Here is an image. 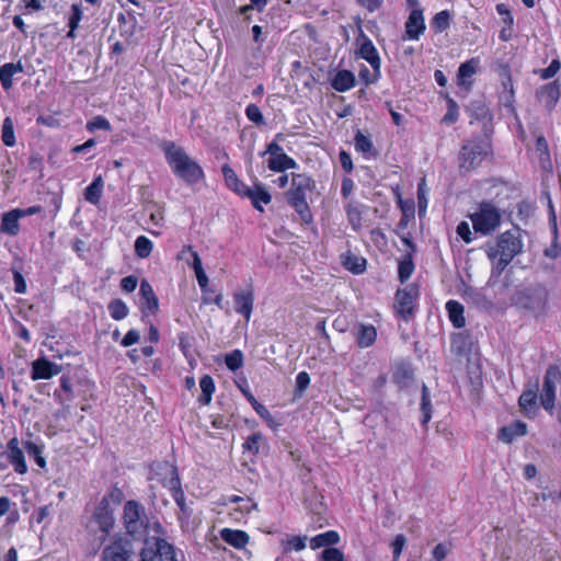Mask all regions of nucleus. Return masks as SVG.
Returning <instances> with one entry per match:
<instances>
[{"label": "nucleus", "mask_w": 561, "mask_h": 561, "mask_svg": "<svg viewBox=\"0 0 561 561\" xmlns=\"http://www.w3.org/2000/svg\"><path fill=\"white\" fill-rule=\"evenodd\" d=\"M102 561H130V554L123 541L117 540L104 548Z\"/></svg>", "instance_id": "dca6fc26"}, {"label": "nucleus", "mask_w": 561, "mask_h": 561, "mask_svg": "<svg viewBox=\"0 0 561 561\" xmlns=\"http://www.w3.org/2000/svg\"><path fill=\"white\" fill-rule=\"evenodd\" d=\"M536 402H537L536 390H525L518 400L522 411L528 416L535 414Z\"/></svg>", "instance_id": "7c9ffc66"}, {"label": "nucleus", "mask_w": 561, "mask_h": 561, "mask_svg": "<svg viewBox=\"0 0 561 561\" xmlns=\"http://www.w3.org/2000/svg\"><path fill=\"white\" fill-rule=\"evenodd\" d=\"M25 449L30 457L34 458L35 462L44 468L46 466L45 458L42 456V448L32 442L25 443Z\"/></svg>", "instance_id": "09e8293b"}, {"label": "nucleus", "mask_w": 561, "mask_h": 561, "mask_svg": "<svg viewBox=\"0 0 561 561\" xmlns=\"http://www.w3.org/2000/svg\"><path fill=\"white\" fill-rule=\"evenodd\" d=\"M242 195L248 196L252 205L261 211L263 210L261 203L268 204L272 199L271 194L262 185H255L254 187L247 186Z\"/></svg>", "instance_id": "6ab92c4d"}, {"label": "nucleus", "mask_w": 561, "mask_h": 561, "mask_svg": "<svg viewBox=\"0 0 561 561\" xmlns=\"http://www.w3.org/2000/svg\"><path fill=\"white\" fill-rule=\"evenodd\" d=\"M21 218V214H19V209H13L5 213L2 216L1 220V231L11 236L18 234L20 230L19 220Z\"/></svg>", "instance_id": "b1692460"}, {"label": "nucleus", "mask_w": 561, "mask_h": 561, "mask_svg": "<svg viewBox=\"0 0 561 561\" xmlns=\"http://www.w3.org/2000/svg\"><path fill=\"white\" fill-rule=\"evenodd\" d=\"M267 162L268 169L275 172H284L286 170L295 169L297 167L296 161L286 153L270 157Z\"/></svg>", "instance_id": "bb28decb"}, {"label": "nucleus", "mask_w": 561, "mask_h": 561, "mask_svg": "<svg viewBox=\"0 0 561 561\" xmlns=\"http://www.w3.org/2000/svg\"><path fill=\"white\" fill-rule=\"evenodd\" d=\"M160 468L165 474H168L170 477L169 479H165L163 481V484L171 491L173 500L176 502L178 506L180 507V511H181L180 518H182V516H190L191 510L188 508V506L185 503L184 493L181 489V483H180V479L178 477L176 469L169 463H163L160 466Z\"/></svg>", "instance_id": "6e6552de"}, {"label": "nucleus", "mask_w": 561, "mask_h": 561, "mask_svg": "<svg viewBox=\"0 0 561 561\" xmlns=\"http://www.w3.org/2000/svg\"><path fill=\"white\" fill-rule=\"evenodd\" d=\"M346 215L350 224L352 225L353 229L357 230L362 226V211L357 204H354L352 202L347 203L346 207Z\"/></svg>", "instance_id": "58836bf2"}, {"label": "nucleus", "mask_w": 561, "mask_h": 561, "mask_svg": "<svg viewBox=\"0 0 561 561\" xmlns=\"http://www.w3.org/2000/svg\"><path fill=\"white\" fill-rule=\"evenodd\" d=\"M61 371V366L49 362L46 358H38L32 364V379H49Z\"/></svg>", "instance_id": "ddd939ff"}, {"label": "nucleus", "mask_w": 561, "mask_h": 561, "mask_svg": "<svg viewBox=\"0 0 561 561\" xmlns=\"http://www.w3.org/2000/svg\"><path fill=\"white\" fill-rule=\"evenodd\" d=\"M405 537L403 535L396 536L393 542H392V549H393V559L397 561L402 552V549L405 545Z\"/></svg>", "instance_id": "680f3d73"}, {"label": "nucleus", "mask_w": 561, "mask_h": 561, "mask_svg": "<svg viewBox=\"0 0 561 561\" xmlns=\"http://www.w3.org/2000/svg\"><path fill=\"white\" fill-rule=\"evenodd\" d=\"M537 98L548 110H552L560 98V85L558 81L540 87L537 91Z\"/></svg>", "instance_id": "2eb2a0df"}, {"label": "nucleus", "mask_w": 561, "mask_h": 561, "mask_svg": "<svg viewBox=\"0 0 561 561\" xmlns=\"http://www.w3.org/2000/svg\"><path fill=\"white\" fill-rule=\"evenodd\" d=\"M220 537L224 541L237 549L244 548L250 539L245 531L230 528H224L220 531Z\"/></svg>", "instance_id": "a211bd4d"}, {"label": "nucleus", "mask_w": 561, "mask_h": 561, "mask_svg": "<svg viewBox=\"0 0 561 561\" xmlns=\"http://www.w3.org/2000/svg\"><path fill=\"white\" fill-rule=\"evenodd\" d=\"M121 287L127 293H131L137 287V278L135 276L124 277L121 282Z\"/></svg>", "instance_id": "338daca9"}, {"label": "nucleus", "mask_w": 561, "mask_h": 561, "mask_svg": "<svg viewBox=\"0 0 561 561\" xmlns=\"http://www.w3.org/2000/svg\"><path fill=\"white\" fill-rule=\"evenodd\" d=\"M229 502L231 503H240V505L238 506V510L242 513V514H248L250 513L253 508L256 507V504L252 502V500L250 499H243V497H240V496H237V495H232L229 497Z\"/></svg>", "instance_id": "603ef678"}, {"label": "nucleus", "mask_w": 561, "mask_h": 561, "mask_svg": "<svg viewBox=\"0 0 561 561\" xmlns=\"http://www.w3.org/2000/svg\"><path fill=\"white\" fill-rule=\"evenodd\" d=\"M94 523L103 533V539L110 534L114 526V507L105 503H99L93 514Z\"/></svg>", "instance_id": "f8f14e48"}, {"label": "nucleus", "mask_w": 561, "mask_h": 561, "mask_svg": "<svg viewBox=\"0 0 561 561\" xmlns=\"http://www.w3.org/2000/svg\"><path fill=\"white\" fill-rule=\"evenodd\" d=\"M424 10L410 11L404 23L403 39L419 41L426 30Z\"/></svg>", "instance_id": "9b49d317"}, {"label": "nucleus", "mask_w": 561, "mask_h": 561, "mask_svg": "<svg viewBox=\"0 0 561 561\" xmlns=\"http://www.w3.org/2000/svg\"><path fill=\"white\" fill-rule=\"evenodd\" d=\"M314 188V181L301 173L291 175L290 188L285 196L287 203L298 213L301 220L310 222L312 219L309 205L307 203V194Z\"/></svg>", "instance_id": "7ed1b4c3"}, {"label": "nucleus", "mask_w": 561, "mask_h": 561, "mask_svg": "<svg viewBox=\"0 0 561 561\" xmlns=\"http://www.w3.org/2000/svg\"><path fill=\"white\" fill-rule=\"evenodd\" d=\"M522 250L523 240L518 229L507 230L501 233L495 241L488 242L485 253L492 263V276H500Z\"/></svg>", "instance_id": "f257e3e1"}, {"label": "nucleus", "mask_w": 561, "mask_h": 561, "mask_svg": "<svg viewBox=\"0 0 561 561\" xmlns=\"http://www.w3.org/2000/svg\"><path fill=\"white\" fill-rule=\"evenodd\" d=\"M82 15H83V12H82L81 5L78 3H73L71 5V11L69 14V20H68L69 28H77L79 26L80 21L82 20Z\"/></svg>", "instance_id": "3c124183"}, {"label": "nucleus", "mask_w": 561, "mask_h": 561, "mask_svg": "<svg viewBox=\"0 0 561 561\" xmlns=\"http://www.w3.org/2000/svg\"><path fill=\"white\" fill-rule=\"evenodd\" d=\"M354 83V75L348 70H341L335 75L332 81V87L339 92H345L353 88Z\"/></svg>", "instance_id": "cd10ccee"}, {"label": "nucleus", "mask_w": 561, "mask_h": 561, "mask_svg": "<svg viewBox=\"0 0 561 561\" xmlns=\"http://www.w3.org/2000/svg\"><path fill=\"white\" fill-rule=\"evenodd\" d=\"M140 334L137 330H129L126 335L123 337L121 344L124 347H128L130 345L136 344L139 341Z\"/></svg>", "instance_id": "0e129e2a"}, {"label": "nucleus", "mask_w": 561, "mask_h": 561, "mask_svg": "<svg viewBox=\"0 0 561 561\" xmlns=\"http://www.w3.org/2000/svg\"><path fill=\"white\" fill-rule=\"evenodd\" d=\"M500 210L491 203L480 204L477 211L470 215L473 229L482 234H490L501 222Z\"/></svg>", "instance_id": "423d86ee"}, {"label": "nucleus", "mask_w": 561, "mask_h": 561, "mask_svg": "<svg viewBox=\"0 0 561 561\" xmlns=\"http://www.w3.org/2000/svg\"><path fill=\"white\" fill-rule=\"evenodd\" d=\"M450 21V14L448 11H440L436 13L432 20V26L437 33H440L448 28Z\"/></svg>", "instance_id": "a18cd8bd"}, {"label": "nucleus", "mask_w": 561, "mask_h": 561, "mask_svg": "<svg viewBox=\"0 0 561 561\" xmlns=\"http://www.w3.org/2000/svg\"><path fill=\"white\" fill-rule=\"evenodd\" d=\"M104 182L101 176H98L93 180V182L85 188L84 198L93 204H99L102 192H103Z\"/></svg>", "instance_id": "c756f323"}, {"label": "nucleus", "mask_w": 561, "mask_h": 561, "mask_svg": "<svg viewBox=\"0 0 561 561\" xmlns=\"http://www.w3.org/2000/svg\"><path fill=\"white\" fill-rule=\"evenodd\" d=\"M253 409L270 427L277 428L279 426V423L274 419L270 411L257 400H253Z\"/></svg>", "instance_id": "c03bdc74"}, {"label": "nucleus", "mask_w": 561, "mask_h": 561, "mask_svg": "<svg viewBox=\"0 0 561 561\" xmlns=\"http://www.w3.org/2000/svg\"><path fill=\"white\" fill-rule=\"evenodd\" d=\"M263 443V435L261 433H253L245 439L243 449L252 455H257Z\"/></svg>", "instance_id": "37998d69"}, {"label": "nucleus", "mask_w": 561, "mask_h": 561, "mask_svg": "<svg viewBox=\"0 0 561 561\" xmlns=\"http://www.w3.org/2000/svg\"><path fill=\"white\" fill-rule=\"evenodd\" d=\"M1 139L8 147H13L15 145L14 127L10 117H5L3 119Z\"/></svg>", "instance_id": "a19ab883"}, {"label": "nucleus", "mask_w": 561, "mask_h": 561, "mask_svg": "<svg viewBox=\"0 0 561 561\" xmlns=\"http://www.w3.org/2000/svg\"><path fill=\"white\" fill-rule=\"evenodd\" d=\"M221 171H222V174H224V178H225V181H226L227 185L231 190H233L236 193H238L239 195L243 194V191L247 187V185H244L238 179V176L234 173V171L228 164L222 165Z\"/></svg>", "instance_id": "473e14b6"}, {"label": "nucleus", "mask_w": 561, "mask_h": 561, "mask_svg": "<svg viewBox=\"0 0 561 561\" xmlns=\"http://www.w3.org/2000/svg\"><path fill=\"white\" fill-rule=\"evenodd\" d=\"M310 383V377L308 373L300 371L296 377V388L298 391L302 392L307 389Z\"/></svg>", "instance_id": "69168bd1"}, {"label": "nucleus", "mask_w": 561, "mask_h": 561, "mask_svg": "<svg viewBox=\"0 0 561 561\" xmlns=\"http://www.w3.org/2000/svg\"><path fill=\"white\" fill-rule=\"evenodd\" d=\"M183 553L178 551L171 543L164 539L147 546L141 551V561H182Z\"/></svg>", "instance_id": "0eeeda50"}, {"label": "nucleus", "mask_w": 561, "mask_h": 561, "mask_svg": "<svg viewBox=\"0 0 561 561\" xmlns=\"http://www.w3.org/2000/svg\"><path fill=\"white\" fill-rule=\"evenodd\" d=\"M561 383V373L556 367H550L547 369L542 390L540 394L541 405L545 410L552 412L554 408L556 401V390L557 386Z\"/></svg>", "instance_id": "1a4fd4ad"}, {"label": "nucleus", "mask_w": 561, "mask_h": 561, "mask_svg": "<svg viewBox=\"0 0 561 561\" xmlns=\"http://www.w3.org/2000/svg\"><path fill=\"white\" fill-rule=\"evenodd\" d=\"M5 456L13 465L14 470L21 474L27 471V466L25 463L24 454L22 449L19 447V440L16 437L11 438L8 442Z\"/></svg>", "instance_id": "4468645a"}, {"label": "nucleus", "mask_w": 561, "mask_h": 561, "mask_svg": "<svg viewBox=\"0 0 561 561\" xmlns=\"http://www.w3.org/2000/svg\"><path fill=\"white\" fill-rule=\"evenodd\" d=\"M458 115H459V111H458V106H457L456 102L454 100L449 99L448 100V112L444 116L443 121L448 124H453L457 121Z\"/></svg>", "instance_id": "4d7b16f0"}, {"label": "nucleus", "mask_w": 561, "mask_h": 561, "mask_svg": "<svg viewBox=\"0 0 561 561\" xmlns=\"http://www.w3.org/2000/svg\"><path fill=\"white\" fill-rule=\"evenodd\" d=\"M153 249V243L145 236H139L135 241V253L140 259L148 257Z\"/></svg>", "instance_id": "4c0bfd02"}, {"label": "nucleus", "mask_w": 561, "mask_h": 561, "mask_svg": "<svg viewBox=\"0 0 561 561\" xmlns=\"http://www.w3.org/2000/svg\"><path fill=\"white\" fill-rule=\"evenodd\" d=\"M124 499V493L118 488L111 489L100 501L101 503H105L107 506H113L114 508L121 504Z\"/></svg>", "instance_id": "de8ad7c7"}, {"label": "nucleus", "mask_w": 561, "mask_h": 561, "mask_svg": "<svg viewBox=\"0 0 561 561\" xmlns=\"http://www.w3.org/2000/svg\"><path fill=\"white\" fill-rule=\"evenodd\" d=\"M491 152L488 138H477L463 144L460 151V169L472 170Z\"/></svg>", "instance_id": "20e7f679"}, {"label": "nucleus", "mask_w": 561, "mask_h": 561, "mask_svg": "<svg viewBox=\"0 0 561 561\" xmlns=\"http://www.w3.org/2000/svg\"><path fill=\"white\" fill-rule=\"evenodd\" d=\"M306 536H288L280 541L282 549L284 553H289L290 551H301L306 548Z\"/></svg>", "instance_id": "72a5a7b5"}, {"label": "nucleus", "mask_w": 561, "mask_h": 561, "mask_svg": "<svg viewBox=\"0 0 561 561\" xmlns=\"http://www.w3.org/2000/svg\"><path fill=\"white\" fill-rule=\"evenodd\" d=\"M340 540V536L336 531L329 530L327 533L317 535L310 540V547L311 549H318L321 547H328L331 545L337 543Z\"/></svg>", "instance_id": "2f4dec72"}, {"label": "nucleus", "mask_w": 561, "mask_h": 561, "mask_svg": "<svg viewBox=\"0 0 561 561\" xmlns=\"http://www.w3.org/2000/svg\"><path fill=\"white\" fill-rule=\"evenodd\" d=\"M108 311L114 320H122L128 314V308L126 304L121 299L111 301L108 305Z\"/></svg>", "instance_id": "79ce46f5"}, {"label": "nucleus", "mask_w": 561, "mask_h": 561, "mask_svg": "<svg viewBox=\"0 0 561 561\" xmlns=\"http://www.w3.org/2000/svg\"><path fill=\"white\" fill-rule=\"evenodd\" d=\"M245 114L251 122L256 124L263 123V115L257 105L249 104L245 108Z\"/></svg>", "instance_id": "6e6d98bb"}, {"label": "nucleus", "mask_w": 561, "mask_h": 561, "mask_svg": "<svg viewBox=\"0 0 561 561\" xmlns=\"http://www.w3.org/2000/svg\"><path fill=\"white\" fill-rule=\"evenodd\" d=\"M359 77L365 81L366 84L375 83L380 77V68L377 70L373 69V71L364 68L359 71Z\"/></svg>", "instance_id": "13d9d810"}, {"label": "nucleus", "mask_w": 561, "mask_h": 561, "mask_svg": "<svg viewBox=\"0 0 561 561\" xmlns=\"http://www.w3.org/2000/svg\"><path fill=\"white\" fill-rule=\"evenodd\" d=\"M457 233L466 243L471 242V240H472L471 239V230H470V226L468 222H466V221L460 222L457 227Z\"/></svg>", "instance_id": "e2e57ef3"}, {"label": "nucleus", "mask_w": 561, "mask_h": 561, "mask_svg": "<svg viewBox=\"0 0 561 561\" xmlns=\"http://www.w3.org/2000/svg\"><path fill=\"white\" fill-rule=\"evenodd\" d=\"M414 271V264L412 261V256L410 253H408L400 262H399V279L404 283L410 276L412 275Z\"/></svg>", "instance_id": "ea45409f"}, {"label": "nucleus", "mask_w": 561, "mask_h": 561, "mask_svg": "<svg viewBox=\"0 0 561 561\" xmlns=\"http://www.w3.org/2000/svg\"><path fill=\"white\" fill-rule=\"evenodd\" d=\"M376 336V329L373 325H362L357 333V343L360 347H368L375 342Z\"/></svg>", "instance_id": "e433bc0d"}, {"label": "nucleus", "mask_w": 561, "mask_h": 561, "mask_svg": "<svg viewBox=\"0 0 561 561\" xmlns=\"http://www.w3.org/2000/svg\"><path fill=\"white\" fill-rule=\"evenodd\" d=\"M421 409L423 412L422 423L426 424L431 420V399L428 396L427 387L425 385L422 387Z\"/></svg>", "instance_id": "8fccbe9b"}, {"label": "nucleus", "mask_w": 561, "mask_h": 561, "mask_svg": "<svg viewBox=\"0 0 561 561\" xmlns=\"http://www.w3.org/2000/svg\"><path fill=\"white\" fill-rule=\"evenodd\" d=\"M450 551V545L449 543H438L432 552L434 561H442L446 558V556Z\"/></svg>", "instance_id": "052dcab7"}, {"label": "nucleus", "mask_w": 561, "mask_h": 561, "mask_svg": "<svg viewBox=\"0 0 561 561\" xmlns=\"http://www.w3.org/2000/svg\"><path fill=\"white\" fill-rule=\"evenodd\" d=\"M225 363L230 370H238L243 365L242 352L239 350H234L231 353L227 354L225 357Z\"/></svg>", "instance_id": "49530a36"}, {"label": "nucleus", "mask_w": 561, "mask_h": 561, "mask_svg": "<svg viewBox=\"0 0 561 561\" xmlns=\"http://www.w3.org/2000/svg\"><path fill=\"white\" fill-rule=\"evenodd\" d=\"M164 152L168 163L174 174L188 184H194L204 178V172L199 164L194 161L183 148L173 142L164 146Z\"/></svg>", "instance_id": "f03ea898"}, {"label": "nucleus", "mask_w": 561, "mask_h": 561, "mask_svg": "<svg viewBox=\"0 0 561 561\" xmlns=\"http://www.w3.org/2000/svg\"><path fill=\"white\" fill-rule=\"evenodd\" d=\"M139 294L145 308L153 313L158 309V299L151 285L145 279L140 283Z\"/></svg>", "instance_id": "393cba45"}, {"label": "nucleus", "mask_w": 561, "mask_h": 561, "mask_svg": "<svg viewBox=\"0 0 561 561\" xmlns=\"http://www.w3.org/2000/svg\"><path fill=\"white\" fill-rule=\"evenodd\" d=\"M355 149L366 156H375L374 145L371 139L358 130L354 138Z\"/></svg>", "instance_id": "c9c22d12"}, {"label": "nucleus", "mask_w": 561, "mask_h": 561, "mask_svg": "<svg viewBox=\"0 0 561 561\" xmlns=\"http://www.w3.org/2000/svg\"><path fill=\"white\" fill-rule=\"evenodd\" d=\"M23 71V65L19 61L16 64L9 62L0 67V82L3 89L8 90L12 87V77Z\"/></svg>", "instance_id": "a878e982"}, {"label": "nucleus", "mask_w": 561, "mask_h": 561, "mask_svg": "<svg viewBox=\"0 0 561 561\" xmlns=\"http://www.w3.org/2000/svg\"><path fill=\"white\" fill-rule=\"evenodd\" d=\"M479 67V59L471 58L470 60L460 65L458 69V84L469 88L471 85L470 79L476 75Z\"/></svg>", "instance_id": "5701e85b"}, {"label": "nucleus", "mask_w": 561, "mask_h": 561, "mask_svg": "<svg viewBox=\"0 0 561 561\" xmlns=\"http://www.w3.org/2000/svg\"><path fill=\"white\" fill-rule=\"evenodd\" d=\"M13 280H14L15 291L20 293V294L25 293L26 284H25V280L20 272H18V271L13 272Z\"/></svg>", "instance_id": "774afa93"}, {"label": "nucleus", "mask_w": 561, "mask_h": 561, "mask_svg": "<svg viewBox=\"0 0 561 561\" xmlns=\"http://www.w3.org/2000/svg\"><path fill=\"white\" fill-rule=\"evenodd\" d=\"M323 561H344L343 553L336 548H327L322 552Z\"/></svg>", "instance_id": "bf43d9fd"}, {"label": "nucleus", "mask_w": 561, "mask_h": 561, "mask_svg": "<svg viewBox=\"0 0 561 561\" xmlns=\"http://www.w3.org/2000/svg\"><path fill=\"white\" fill-rule=\"evenodd\" d=\"M234 302L237 312L241 313L247 320H250L254 302L252 291H240L234 294Z\"/></svg>", "instance_id": "412c9836"}, {"label": "nucleus", "mask_w": 561, "mask_h": 561, "mask_svg": "<svg viewBox=\"0 0 561 561\" xmlns=\"http://www.w3.org/2000/svg\"><path fill=\"white\" fill-rule=\"evenodd\" d=\"M358 55L360 58L369 62L373 69L377 70L380 68L379 54L369 38L363 37L359 44Z\"/></svg>", "instance_id": "f3484780"}, {"label": "nucleus", "mask_w": 561, "mask_h": 561, "mask_svg": "<svg viewBox=\"0 0 561 561\" xmlns=\"http://www.w3.org/2000/svg\"><path fill=\"white\" fill-rule=\"evenodd\" d=\"M560 67L561 62L559 59H553L547 68L540 69L538 72L541 79L548 80L560 70Z\"/></svg>", "instance_id": "5fc2aeb1"}, {"label": "nucleus", "mask_w": 561, "mask_h": 561, "mask_svg": "<svg viewBox=\"0 0 561 561\" xmlns=\"http://www.w3.org/2000/svg\"><path fill=\"white\" fill-rule=\"evenodd\" d=\"M446 309L448 311L451 323L458 329L462 328L466 323L463 317V306L456 300H449L446 304Z\"/></svg>", "instance_id": "c85d7f7f"}, {"label": "nucleus", "mask_w": 561, "mask_h": 561, "mask_svg": "<svg viewBox=\"0 0 561 561\" xmlns=\"http://www.w3.org/2000/svg\"><path fill=\"white\" fill-rule=\"evenodd\" d=\"M342 265L353 274H362L366 270V260L353 253L352 251H346L341 255Z\"/></svg>", "instance_id": "aec40b11"}, {"label": "nucleus", "mask_w": 561, "mask_h": 561, "mask_svg": "<svg viewBox=\"0 0 561 561\" xmlns=\"http://www.w3.org/2000/svg\"><path fill=\"white\" fill-rule=\"evenodd\" d=\"M87 129L95 131L98 129L111 130L110 122L103 116H95L92 121L88 122Z\"/></svg>", "instance_id": "864d4df0"}, {"label": "nucleus", "mask_w": 561, "mask_h": 561, "mask_svg": "<svg viewBox=\"0 0 561 561\" xmlns=\"http://www.w3.org/2000/svg\"><path fill=\"white\" fill-rule=\"evenodd\" d=\"M124 526L129 535L141 538L147 530L148 519L145 508L136 501H128L124 506Z\"/></svg>", "instance_id": "39448f33"}, {"label": "nucleus", "mask_w": 561, "mask_h": 561, "mask_svg": "<svg viewBox=\"0 0 561 561\" xmlns=\"http://www.w3.org/2000/svg\"><path fill=\"white\" fill-rule=\"evenodd\" d=\"M199 387L202 389V394L198 398V401L202 404L207 405L210 403L211 396L215 391V383L213 378L208 375L203 376L199 380Z\"/></svg>", "instance_id": "f704fd0d"}, {"label": "nucleus", "mask_w": 561, "mask_h": 561, "mask_svg": "<svg viewBox=\"0 0 561 561\" xmlns=\"http://www.w3.org/2000/svg\"><path fill=\"white\" fill-rule=\"evenodd\" d=\"M527 433V425L520 421L514 422L500 430L499 438L504 443H512L516 437L524 436Z\"/></svg>", "instance_id": "4be33fe9"}, {"label": "nucleus", "mask_w": 561, "mask_h": 561, "mask_svg": "<svg viewBox=\"0 0 561 561\" xmlns=\"http://www.w3.org/2000/svg\"><path fill=\"white\" fill-rule=\"evenodd\" d=\"M417 295V287L413 284L397 291L394 308L403 319H408L412 314Z\"/></svg>", "instance_id": "9d476101"}]
</instances>
